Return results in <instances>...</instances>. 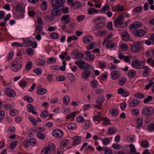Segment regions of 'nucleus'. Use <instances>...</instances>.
Masks as SVG:
<instances>
[{"label": "nucleus", "instance_id": "f257e3e1", "mask_svg": "<svg viewBox=\"0 0 154 154\" xmlns=\"http://www.w3.org/2000/svg\"><path fill=\"white\" fill-rule=\"evenodd\" d=\"M22 66V62L18 58L13 61L11 67V70L14 72H17L20 70Z\"/></svg>", "mask_w": 154, "mask_h": 154}, {"label": "nucleus", "instance_id": "ddd939ff", "mask_svg": "<svg viewBox=\"0 0 154 154\" xmlns=\"http://www.w3.org/2000/svg\"><path fill=\"white\" fill-rule=\"evenodd\" d=\"M72 54H75V58L78 59H82L84 57V55L83 54L77 51H73Z\"/></svg>", "mask_w": 154, "mask_h": 154}, {"label": "nucleus", "instance_id": "69168bd1", "mask_svg": "<svg viewBox=\"0 0 154 154\" xmlns=\"http://www.w3.org/2000/svg\"><path fill=\"white\" fill-rule=\"evenodd\" d=\"M104 150V154H112V151L107 148L103 147Z\"/></svg>", "mask_w": 154, "mask_h": 154}, {"label": "nucleus", "instance_id": "3c124183", "mask_svg": "<svg viewBox=\"0 0 154 154\" xmlns=\"http://www.w3.org/2000/svg\"><path fill=\"white\" fill-rule=\"evenodd\" d=\"M37 65L39 66H44L45 63V61L44 60L39 59L37 62Z\"/></svg>", "mask_w": 154, "mask_h": 154}, {"label": "nucleus", "instance_id": "864d4df0", "mask_svg": "<svg viewBox=\"0 0 154 154\" xmlns=\"http://www.w3.org/2000/svg\"><path fill=\"white\" fill-rule=\"evenodd\" d=\"M121 48L122 50L125 51L128 50V47L126 44L122 43L121 45Z\"/></svg>", "mask_w": 154, "mask_h": 154}, {"label": "nucleus", "instance_id": "412c9836", "mask_svg": "<svg viewBox=\"0 0 154 154\" xmlns=\"http://www.w3.org/2000/svg\"><path fill=\"white\" fill-rule=\"evenodd\" d=\"M133 33L138 37H141L145 35V31L143 29H137L134 31Z\"/></svg>", "mask_w": 154, "mask_h": 154}, {"label": "nucleus", "instance_id": "a19ab883", "mask_svg": "<svg viewBox=\"0 0 154 154\" xmlns=\"http://www.w3.org/2000/svg\"><path fill=\"white\" fill-rule=\"evenodd\" d=\"M47 90L44 88H41L38 90L36 92L37 94H43L46 93Z\"/></svg>", "mask_w": 154, "mask_h": 154}, {"label": "nucleus", "instance_id": "774afa93", "mask_svg": "<svg viewBox=\"0 0 154 154\" xmlns=\"http://www.w3.org/2000/svg\"><path fill=\"white\" fill-rule=\"evenodd\" d=\"M47 8V2L46 1H44L42 2V4L41 6L42 9L43 10H45Z\"/></svg>", "mask_w": 154, "mask_h": 154}, {"label": "nucleus", "instance_id": "393cba45", "mask_svg": "<svg viewBox=\"0 0 154 154\" xmlns=\"http://www.w3.org/2000/svg\"><path fill=\"white\" fill-rule=\"evenodd\" d=\"M99 12V11L97 10L94 8H89L88 9V13L89 15H91L97 13Z\"/></svg>", "mask_w": 154, "mask_h": 154}, {"label": "nucleus", "instance_id": "aec40b11", "mask_svg": "<svg viewBox=\"0 0 154 154\" xmlns=\"http://www.w3.org/2000/svg\"><path fill=\"white\" fill-rule=\"evenodd\" d=\"M143 120V118L141 117H139L136 119V122L137 125L136 127L138 129H140L142 126Z\"/></svg>", "mask_w": 154, "mask_h": 154}, {"label": "nucleus", "instance_id": "13d9d810", "mask_svg": "<svg viewBox=\"0 0 154 154\" xmlns=\"http://www.w3.org/2000/svg\"><path fill=\"white\" fill-rule=\"evenodd\" d=\"M96 45L95 42H93L89 44L87 46V48L88 50L92 49L94 48Z\"/></svg>", "mask_w": 154, "mask_h": 154}, {"label": "nucleus", "instance_id": "6ab92c4d", "mask_svg": "<svg viewBox=\"0 0 154 154\" xmlns=\"http://www.w3.org/2000/svg\"><path fill=\"white\" fill-rule=\"evenodd\" d=\"M142 25L141 23L137 22L130 24L129 26V28L130 29H135L141 26Z\"/></svg>", "mask_w": 154, "mask_h": 154}, {"label": "nucleus", "instance_id": "bf43d9fd", "mask_svg": "<svg viewBox=\"0 0 154 154\" xmlns=\"http://www.w3.org/2000/svg\"><path fill=\"white\" fill-rule=\"evenodd\" d=\"M78 39V37L74 35L68 37L67 39V42H69L72 40H76Z\"/></svg>", "mask_w": 154, "mask_h": 154}, {"label": "nucleus", "instance_id": "cd10ccee", "mask_svg": "<svg viewBox=\"0 0 154 154\" xmlns=\"http://www.w3.org/2000/svg\"><path fill=\"white\" fill-rule=\"evenodd\" d=\"M117 129L113 127H110L108 129L107 133L109 134H112L116 132Z\"/></svg>", "mask_w": 154, "mask_h": 154}, {"label": "nucleus", "instance_id": "de8ad7c7", "mask_svg": "<svg viewBox=\"0 0 154 154\" xmlns=\"http://www.w3.org/2000/svg\"><path fill=\"white\" fill-rule=\"evenodd\" d=\"M91 86L94 88H96L98 86L97 82L95 80H92L91 83Z\"/></svg>", "mask_w": 154, "mask_h": 154}, {"label": "nucleus", "instance_id": "79ce46f5", "mask_svg": "<svg viewBox=\"0 0 154 154\" xmlns=\"http://www.w3.org/2000/svg\"><path fill=\"white\" fill-rule=\"evenodd\" d=\"M76 114V112H71L66 116V118L67 119H69L71 118H74Z\"/></svg>", "mask_w": 154, "mask_h": 154}, {"label": "nucleus", "instance_id": "20e7f679", "mask_svg": "<svg viewBox=\"0 0 154 154\" xmlns=\"http://www.w3.org/2000/svg\"><path fill=\"white\" fill-rule=\"evenodd\" d=\"M55 146L54 143L50 144L48 147L43 148L41 154H47L51 151H54Z\"/></svg>", "mask_w": 154, "mask_h": 154}, {"label": "nucleus", "instance_id": "37998d69", "mask_svg": "<svg viewBox=\"0 0 154 154\" xmlns=\"http://www.w3.org/2000/svg\"><path fill=\"white\" fill-rule=\"evenodd\" d=\"M85 125L84 126V128L85 130H87L90 128V122L89 120H86L85 122Z\"/></svg>", "mask_w": 154, "mask_h": 154}, {"label": "nucleus", "instance_id": "6e6d98bb", "mask_svg": "<svg viewBox=\"0 0 154 154\" xmlns=\"http://www.w3.org/2000/svg\"><path fill=\"white\" fill-rule=\"evenodd\" d=\"M43 27L41 25H36V32L37 33H41Z\"/></svg>", "mask_w": 154, "mask_h": 154}, {"label": "nucleus", "instance_id": "f03ea898", "mask_svg": "<svg viewBox=\"0 0 154 154\" xmlns=\"http://www.w3.org/2000/svg\"><path fill=\"white\" fill-rule=\"evenodd\" d=\"M65 0H52L51 3L53 8H58L63 6Z\"/></svg>", "mask_w": 154, "mask_h": 154}, {"label": "nucleus", "instance_id": "2eb2a0df", "mask_svg": "<svg viewBox=\"0 0 154 154\" xmlns=\"http://www.w3.org/2000/svg\"><path fill=\"white\" fill-rule=\"evenodd\" d=\"M70 20L69 16V15H65L61 17V21L63 24H66L69 23Z\"/></svg>", "mask_w": 154, "mask_h": 154}, {"label": "nucleus", "instance_id": "052dcab7", "mask_svg": "<svg viewBox=\"0 0 154 154\" xmlns=\"http://www.w3.org/2000/svg\"><path fill=\"white\" fill-rule=\"evenodd\" d=\"M59 35L56 32H52L50 34L51 37L53 39H56L59 37Z\"/></svg>", "mask_w": 154, "mask_h": 154}, {"label": "nucleus", "instance_id": "a211bd4d", "mask_svg": "<svg viewBox=\"0 0 154 154\" xmlns=\"http://www.w3.org/2000/svg\"><path fill=\"white\" fill-rule=\"evenodd\" d=\"M91 73L89 70L85 69L82 72V76L83 79H87L91 75Z\"/></svg>", "mask_w": 154, "mask_h": 154}, {"label": "nucleus", "instance_id": "c85d7f7f", "mask_svg": "<svg viewBox=\"0 0 154 154\" xmlns=\"http://www.w3.org/2000/svg\"><path fill=\"white\" fill-rule=\"evenodd\" d=\"M23 144L24 148H28L30 145V139H25L23 141Z\"/></svg>", "mask_w": 154, "mask_h": 154}, {"label": "nucleus", "instance_id": "b1692460", "mask_svg": "<svg viewBox=\"0 0 154 154\" xmlns=\"http://www.w3.org/2000/svg\"><path fill=\"white\" fill-rule=\"evenodd\" d=\"M92 40V37L90 35H88L84 38L83 42L85 44H88Z\"/></svg>", "mask_w": 154, "mask_h": 154}, {"label": "nucleus", "instance_id": "4468645a", "mask_svg": "<svg viewBox=\"0 0 154 154\" xmlns=\"http://www.w3.org/2000/svg\"><path fill=\"white\" fill-rule=\"evenodd\" d=\"M75 63L81 69L83 70L85 69V63L84 61L82 60H79L75 61Z\"/></svg>", "mask_w": 154, "mask_h": 154}, {"label": "nucleus", "instance_id": "8fccbe9b", "mask_svg": "<svg viewBox=\"0 0 154 154\" xmlns=\"http://www.w3.org/2000/svg\"><path fill=\"white\" fill-rule=\"evenodd\" d=\"M48 115V111L47 110L43 111L40 114L41 117L43 118H46Z\"/></svg>", "mask_w": 154, "mask_h": 154}, {"label": "nucleus", "instance_id": "0e129e2a", "mask_svg": "<svg viewBox=\"0 0 154 154\" xmlns=\"http://www.w3.org/2000/svg\"><path fill=\"white\" fill-rule=\"evenodd\" d=\"M76 121L79 122H83L85 121V119L82 116H79L76 118Z\"/></svg>", "mask_w": 154, "mask_h": 154}, {"label": "nucleus", "instance_id": "bb28decb", "mask_svg": "<svg viewBox=\"0 0 154 154\" xmlns=\"http://www.w3.org/2000/svg\"><path fill=\"white\" fill-rule=\"evenodd\" d=\"M9 113L11 116H15L18 115L19 112L16 109H12L9 111Z\"/></svg>", "mask_w": 154, "mask_h": 154}, {"label": "nucleus", "instance_id": "9b49d317", "mask_svg": "<svg viewBox=\"0 0 154 154\" xmlns=\"http://www.w3.org/2000/svg\"><path fill=\"white\" fill-rule=\"evenodd\" d=\"M52 134L55 137H60L63 136V132L61 130L57 129L53 132Z\"/></svg>", "mask_w": 154, "mask_h": 154}, {"label": "nucleus", "instance_id": "0eeeda50", "mask_svg": "<svg viewBox=\"0 0 154 154\" xmlns=\"http://www.w3.org/2000/svg\"><path fill=\"white\" fill-rule=\"evenodd\" d=\"M143 63L140 60H135L132 62L131 66L134 68L137 69L141 68Z\"/></svg>", "mask_w": 154, "mask_h": 154}, {"label": "nucleus", "instance_id": "09e8293b", "mask_svg": "<svg viewBox=\"0 0 154 154\" xmlns=\"http://www.w3.org/2000/svg\"><path fill=\"white\" fill-rule=\"evenodd\" d=\"M105 100V98L103 96L99 97L96 100V103L97 104H100L101 103L104 102Z\"/></svg>", "mask_w": 154, "mask_h": 154}, {"label": "nucleus", "instance_id": "c03bdc74", "mask_svg": "<svg viewBox=\"0 0 154 154\" xmlns=\"http://www.w3.org/2000/svg\"><path fill=\"white\" fill-rule=\"evenodd\" d=\"M69 140L67 139H65L63 140L60 144L61 147L65 146L68 145L69 143Z\"/></svg>", "mask_w": 154, "mask_h": 154}, {"label": "nucleus", "instance_id": "dca6fc26", "mask_svg": "<svg viewBox=\"0 0 154 154\" xmlns=\"http://www.w3.org/2000/svg\"><path fill=\"white\" fill-rule=\"evenodd\" d=\"M110 76L112 79L114 80H116L119 77V73L117 71H113L110 74Z\"/></svg>", "mask_w": 154, "mask_h": 154}, {"label": "nucleus", "instance_id": "f3484780", "mask_svg": "<svg viewBox=\"0 0 154 154\" xmlns=\"http://www.w3.org/2000/svg\"><path fill=\"white\" fill-rule=\"evenodd\" d=\"M117 93L119 94H122L123 96L125 97L128 96L129 94V92L128 91H126L122 88L119 89L118 90Z\"/></svg>", "mask_w": 154, "mask_h": 154}, {"label": "nucleus", "instance_id": "423d86ee", "mask_svg": "<svg viewBox=\"0 0 154 154\" xmlns=\"http://www.w3.org/2000/svg\"><path fill=\"white\" fill-rule=\"evenodd\" d=\"M4 93L6 96L13 97L16 95L15 92L10 88H6L4 90Z\"/></svg>", "mask_w": 154, "mask_h": 154}, {"label": "nucleus", "instance_id": "603ef678", "mask_svg": "<svg viewBox=\"0 0 154 154\" xmlns=\"http://www.w3.org/2000/svg\"><path fill=\"white\" fill-rule=\"evenodd\" d=\"M115 10L116 11H123L124 10V6H121L119 5L116 6Z\"/></svg>", "mask_w": 154, "mask_h": 154}, {"label": "nucleus", "instance_id": "4be33fe9", "mask_svg": "<svg viewBox=\"0 0 154 154\" xmlns=\"http://www.w3.org/2000/svg\"><path fill=\"white\" fill-rule=\"evenodd\" d=\"M121 37L123 40L127 42L129 40L130 37L127 32H124L121 34Z\"/></svg>", "mask_w": 154, "mask_h": 154}, {"label": "nucleus", "instance_id": "a18cd8bd", "mask_svg": "<svg viewBox=\"0 0 154 154\" xmlns=\"http://www.w3.org/2000/svg\"><path fill=\"white\" fill-rule=\"evenodd\" d=\"M56 61V59L55 58L51 57L47 61V62L49 64H53L55 63Z\"/></svg>", "mask_w": 154, "mask_h": 154}, {"label": "nucleus", "instance_id": "4d7b16f0", "mask_svg": "<svg viewBox=\"0 0 154 154\" xmlns=\"http://www.w3.org/2000/svg\"><path fill=\"white\" fill-rule=\"evenodd\" d=\"M153 99L152 97L150 95L148 96L147 97L143 100V103H147Z\"/></svg>", "mask_w": 154, "mask_h": 154}, {"label": "nucleus", "instance_id": "6e6552de", "mask_svg": "<svg viewBox=\"0 0 154 154\" xmlns=\"http://www.w3.org/2000/svg\"><path fill=\"white\" fill-rule=\"evenodd\" d=\"M124 20V17L120 15L117 17L113 22L115 26L116 27L117 25L123 22Z\"/></svg>", "mask_w": 154, "mask_h": 154}, {"label": "nucleus", "instance_id": "49530a36", "mask_svg": "<svg viewBox=\"0 0 154 154\" xmlns=\"http://www.w3.org/2000/svg\"><path fill=\"white\" fill-rule=\"evenodd\" d=\"M30 145L34 146H36L37 145V142L36 139L34 138H31L30 139Z\"/></svg>", "mask_w": 154, "mask_h": 154}, {"label": "nucleus", "instance_id": "c9c22d12", "mask_svg": "<svg viewBox=\"0 0 154 154\" xmlns=\"http://www.w3.org/2000/svg\"><path fill=\"white\" fill-rule=\"evenodd\" d=\"M71 5L72 7L75 6V8L76 9L79 8L81 4L79 2L76 1L71 3Z\"/></svg>", "mask_w": 154, "mask_h": 154}, {"label": "nucleus", "instance_id": "e433bc0d", "mask_svg": "<svg viewBox=\"0 0 154 154\" xmlns=\"http://www.w3.org/2000/svg\"><path fill=\"white\" fill-rule=\"evenodd\" d=\"M32 41L29 40V39H26L24 40L23 42V45L25 46H30L32 44Z\"/></svg>", "mask_w": 154, "mask_h": 154}, {"label": "nucleus", "instance_id": "58836bf2", "mask_svg": "<svg viewBox=\"0 0 154 154\" xmlns=\"http://www.w3.org/2000/svg\"><path fill=\"white\" fill-rule=\"evenodd\" d=\"M17 143L18 142L17 141L15 140L12 142L10 145V149L11 150H14Z\"/></svg>", "mask_w": 154, "mask_h": 154}, {"label": "nucleus", "instance_id": "473e14b6", "mask_svg": "<svg viewBox=\"0 0 154 154\" xmlns=\"http://www.w3.org/2000/svg\"><path fill=\"white\" fill-rule=\"evenodd\" d=\"M136 72L134 70H131L129 71L128 75L131 79L133 78L135 76Z\"/></svg>", "mask_w": 154, "mask_h": 154}, {"label": "nucleus", "instance_id": "5701e85b", "mask_svg": "<svg viewBox=\"0 0 154 154\" xmlns=\"http://www.w3.org/2000/svg\"><path fill=\"white\" fill-rule=\"evenodd\" d=\"M34 108L31 104H29L27 107V110L29 112H31L33 114L36 115L37 114L36 111H35Z\"/></svg>", "mask_w": 154, "mask_h": 154}, {"label": "nucleus", "instance_id": "680f3d73", "mask_svg": "<svg viewBox=\"0 0 154 154\" xmlns=\"http://www.w3.org/2000/svg\"><path fill=\"white\" fill-rule=\"evenodd\" d=\"M112 146L114 149L117 150L119 149L122 147L120 145L115 143L113 144Z\"/></svg>", "mask_w": 154, "mask_h": 154}, {"label": "nucleus", "instance_id": "f8f14e48", "mask_svg": "<svg viewBox=\"0 0 154 154\" xmlns=\"http://www.w3.org/2000/svg\"><path fill=\"white\" fill-rule=\"evenodd\" d=\"M61 14V11L57 8H54L51 12V15L53 17L60 16Z\"/></svg>", "mask_w": 154, "mask_h": 154}, {"label": "nucleus", "instance_id": "7c9ffc66", "mask_svg": "<svg viewBox=\"0 0 154 154\" xmlns=\"http://www.w3.org/2000/svg\"><path fill=\"white\" fill-rule=\"evenodd\" d=\"M32 68V63L31 61L27 62L26 65V69L27 71H29Z\"/></svg>", "mask_w": 154, "mask_h": 154}, {"label": "nucleus", "instance_id": "72a5a7b5", "mask_svg": "<svg viewBox=\"0 0 154 154\" xmlns=\"http://www.w3.org/2000/svg\"><path fill=\"white\" fill-rule=\"evenodd\" d=\"M67 127L69 130H72L76 128L77 125L74 123H70L67 125Z\"/></svg>", "mask_w": 154, "mask_h": 154}, {"label": "nucleus", "instance_id": "ea45409f", "mask_svg": "<svg viewBox=\"0 0 154 154\" xmlns=\"http://www.w3.org/2000/svg\"><path fill=\"white\" fill-rule=\"evenodd\" d=\"M23 99L29 103H32L34 101L33 99L30 96H25L23 97Z\"/></svg>", "mask_w": 154, "mask_h": 154}, {"label": "nucleus", "instance_id": "2f4dec72", "mask_svg": "<svg viewBox=\"0 0 154 154\" xmlns=\"http://www.w3.org/2000/svg\"><path fill=\"white\" fill-rule=\"evenodd\" d=\"M134 96L136 98L142 99L145 97V95L142 93H137L135 94Z\"/></svg>", "mask_w": 154, "mask_h": 154}, {"label": "nucleus", "instance_id": "9d476101", "mask_svg": "<svg viewBox=\"0 0 154 154\" xmlns=\"http://www.w3.org/2000/svg\"><path fill=\"white\" fill-rule=\"evenodd\" d=\"M106 46L109 49H115L117 47V45L116 43H112L111 40H108L106 42Z\"/></svg>", "mask_w": 154, "mask_h": 154}, {"label": "nucleus", "instance_id": "e2e57ef3", "mask_svg": "<svg viewBox=\"0 0 154 154\" xmlns=\"http://www.w3.org/2000/svg\"><path fill=\"white\" fill-rule=\"evenodd\" d=\"M102 142L104 145H107L110 142L109 138H105L102 140Z\"/></svg>", "mask_w": 154, "mask_h": 154}, {"label": "nucleus", "instance_id": "f704fd0d", "mask_svg": "<svg viewBox=\"0 0 154 154\" xmlns=\"http://www.w3.org/2000/svg\"><path fill=\"white\" fill-rule=\"evenodd\" d=\"M63 101L64 104L67 105L70 102V98L67 96H64L63 98Z\"/></svg>", "mask_w": 154, "mask_h": 154}, {"label": "nucleus", "instance_id": "39448f33", "mask_svg": "<svg viewBox=\"0 0 154 154\" xmlns=\"http://www.w3.org/2000/svg\"><path fill=\"white\" fill-rule=\"evenodd\" d=\"M154 112L153 109L151 107L144 108L142 111V114L145 116H150Z\"/></svg>", "mask_w": 154, "mask_h": 154}, {"label": "nucleus", "instance_id": "5fc2aeb1", "mask_svg": "<svg viewBox=\"0 0 154 154\" xmlns=\"http://www.w3.org/2000/svg\"><path fill=\"white\" fill-rule=\"evenodd\" d=\"M126 81V79L125 77L119 79V83L121 85H124Z\"/></svg>", "mask_w": 154, "mask_h": 154}, {"label": "nucleus", "instance_id": "4c0bfd02", "mask_svg": "<svg viewBox=\"0 0 154 154\" xmlns=\"http://www.w3.org/2000/svg\"><path fill=\"white\" fill-rule=\"evenodd\" d=\"M111 115L114 116H116L118 114V111L116 109H111L109 111Z\"/></svg>", "mask_w": 154, "mask_h": 154}, {"label": "nucleus", "instance_id": "c756f323", "mask_svg": "<svg viewBox=\"0 0 154 154\" xmlns=\"http://www.w3.org/2000/svg\"><path fill=\"white\" fill-rule=\"evenodd\" d=\"M140 101L138 99H134L131 101L130 103V105L131 107L135 106L137 105L140 103Z\"/></svg>", "mask_w": 154, "mask_h": 154}, {"label": "nucleus", "instance_id": "a878e982", "mask_svg": "<svg viewBox=\"0 0 154 154\" xmlns=\"http://www.w3.org/2000/svg\"><path fill=\"white\" fill-rule=\"evenodd\" d=\"M81 141V138L79 137H76L74 138L73 145L74 146L79 144Z\"/></svg>", "mask_w": 154, "mask_h": 154}, {"label": "nucleus", "instance_id": "7ed1b4c3", "mask_svg": "<svg viewBox=\"0 0 154 154\" xmlns=\"http://www.w3.org/2000/svg\"><path fill=\"white\" fill-rule=\"evenodd\" d=\"M141 48L142 46L140 42H135L131 45V50L134 52H137Z\"/></svg>", "mask_w": 154, "mask_h": 154}, {"label": "nucleus", "instance_id": "1a4fd4ad", "mask_svg": "<svg viewBox=\"0 0 154 154\" xmlns=\"http://www.w3.org/2000/svg\"><path fill=\"white\" fill-rule=\"evenodd\" d=\"M105 26V24L103 23H100L94 25L92 27V30L95 31H97L103 29Z\"/></svg>", "mask_w": 154, "mask_h": 154}, {"label": "nucleus", "instance_id": "338daca9", "mask_svg": "<svg viewBox=\"0 0 154 154\" xmlns=\"http://www.w3.org/2000/svg\"><path fill=\"white\" fill-rule=\"evenodd\" d=\"M94 58V55L89 54L85 58V59L90 61H91L93 60Z\"/></svg>", "mask_w": 154, "mask_h": 154}]
</instances>
